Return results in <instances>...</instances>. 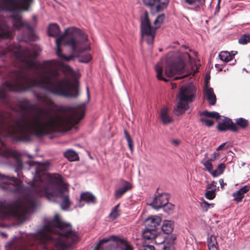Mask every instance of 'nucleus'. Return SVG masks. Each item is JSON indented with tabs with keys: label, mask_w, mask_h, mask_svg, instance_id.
<instances>
[{
	"label": "nucleus",
	"mask_w": 250,
	"mask_h": 250,
	"mask_svg": "<svg viewBox=\"0 0 250 250\" xmlns=\"http://www.w3.org/2000/svg\"><path fill=\"white\" fill-rule=\"evenodd\" d=\"M16 59L22 63L24 68L12 71L10 82H5L0 87V102L7 104L8 91L21 92L39 87L52 94L67 98H77L78 83L69 79L60 78V73L54 66H60L62 71L72 77L76 72L68 65L56 60L44 62L39 66L35 61L34 54L28 48L20 46L13 51Z\"/></svg>",
	"instance_id": "1"
},
{
	"label": "nucleus",
	"mask_w": 250,
	"mask_h": 250,
	"mask_svg": "<svg viewBox=\"0 0 250 250\" xmlns=\"http://www.w3.org/2000/svg\"><path fill=\"white\" fill-rule=\"evenodd\" d=\"M46 108L40 107L27 117L14 121L0 113V139L10 138L13 140L30 141L33 136L41 137L55 131L58 127H65L78 124L83 118L85 103L76 107H68V112L54 114L51 109L54 102L51 99L35 93Z\"/></svg>",
	"instance_id": "2"
},
{
	"label": "nucleus",
	"mask_w": 250,
	"mask_h": 250,
	"mask_svg": "<svg viewBox=\"0 0 250 250\" xmlns=\"http://www.w3.org/2000/svg\"><path fill=\"white\" fill-rule=\"evenodd\" d=\"M48 167L46 163H38L35 174L39 177V180L30 182L31 193L26 195L22 201H0V220L9 217H18L32 213L38 205L37 197L45 196L49 201H52V198H58L62 200L60 204L61 208L63 210L68 209L70 201L67 185L60 175L45 172Z\"/></svg>",
	"instance_id": "3"
},
{
	"label": "nucleus",
	"mask_w": 250,
	"mask_h": 250,
	"mask_svg": "<svg viewBox=\"0 0 250 250\" xmlns=\"http://www.w3.org/2000/svg\"><path fill=\"white\" fill-rule=\"evenodd\" d=\"M26 242H9L5 250H48L47 244L53 243L57 250H66L79 240L77 232L69 223L62 222L58 214L35 233L29 234Z\"/></svg>",
	"instance_id": "4"
},
{
	"label": "nucleus",
	"mask_w": 250,
	"mask_h": 250,
	"mask_svg": "<svg viewBox=\"0 0 250 250\" xmlns=\"http://www.w3.org/2000/svg\"><path fill=\"white\" fill-rule=\"evenodd\" d=\"M32 1L33 0H0V10L12 13L10 18L13 27L18 30H26L22 35V39L26 42L34 40L37 38L34 30L37 22L36 16H32L35 23L31 26L21 16V11H27ZM13 36V32L5 23L3 18L0 16V38H11Z\"/></svg>",
	"instance_id": "5"
},
{
	"label": "nucleus",
	"mask_w": 250,
	"mask_h": 250,
	"mask_svg": "<svg viewBox=\"0 0 250 250\" xmlns=\"http://www.w3.org/2000/svg\"><path fill=\"white\" fill-rule=\"evenodd\" d=\"M48 34L50 36L56 38V54L62 61L69 62L73 60L74 54L78 55L81 44L88 40L87 35L83 31L74 27L65 29L64 33L61 35V30L56 23L50 24L48 28Z\"/></svg>",
	"instance_id": "6"
},
{
	"label": "nucleus",
	"mask_w": 250,
	"mask_h": 250,
	"mask_svg": "<svg viewBox=\"0 0 250 250\" xmlns=\"http://www.w3.org/2000/svg\"><path fill=\"white\" fill-rule=\"evenodd\" d=\"M3 148H0V156L8 158L12 157L15 161V171L18 178L9 175L0 173V188L6 192L19 193L21 192L22 181L20 171L23 169V163L21 154L17 151L12 150L2 145Z\"/></svg>",
	"instance_id": "7"
},
{
	"label": "nucleus",
	"mask_w": 250,
	"mask_h": 250,
	"mask_svg": "<svg viewBox=\"0 0 250 250\" xmlns=\"http://www.w3.org/2000/svg\"><path fill=\"white\" fill-rule=\"evenodd\" d=\"M190 60V56L187 52L181 54L175 52L167 53L165 58V75L168 77H171L177 73H181L186 63Z\"/></svg>",
	"instance_id": "8"
},
{
	"label": "nucleus",
	"mask_w": 250,
	"mask_h": 250,
	"mask_svg": "<svg viewBox=\"0 0 250 250\" xmlns=\"http://www.w3.org/2000/svg\"><path fill=\"white\" fill-rule=\"evenodd\" d=\"M165 16L164 14L158 16L154 21V27L151 25L148 18V13L144 12L140 17L141 31L142 38L146 40L148 44L153 42L156 34V30L159 28L163 23Z\"/></svg>",
	"instance_id": "9"
},
{
	"label": "nucleus",
	"mask_w": 250,
	"mask_h": 250,
	"mask_svg": "<svg viewBox=\"0 0 250 250\" xmlns=\"http://www.w3.org/2000/svg\"><path fill=\"white\" fill-rule=\"evenodd\" d=\"M195 95L196 89L192 84L182 86L177 96L178 102L173 110L175 115L184 113L189 108L188 103L193 101Z\"/></svg>",
	"instance_id": "10"
},
{
	"label": "nucleus",
	"mask_w": 250,
	"mask_h": 250,
	"mask_svg": "<svg viewBox=\"0 0 250 250\" xmlns=\"http://www.w3.org/2000/svg\"><path fill=\"white\" fill-rule=\"evenodd\" d=\"M218 122V129L222 131L229 130L233 132H237L238 128L232 121L227 117H220Z\"/></svg>",
	"instance_id": "11"
},
{
	"label": "nucleus",
	"mask_w": 250,
	"mask_h": 250,
	"mask_svg": "<svg viewBox=\"0 0 250 250\" xmlns=\"http://www.w3.org/2000/svg\"><path fill=\"white\" fill-rule=\"evenodd\" d=\"M161 234L160 231L156 230L145 227V228L142 230V236L143 239L145 241H148L149 242H153L155 243V241H157L156 239H158Z\"/></svg>",
	"instance_id": "12"
},
{
	"label": "nucleus",
	"mask_w": 250,
	"mask_h": 250,
	"mask_svg": "<svg viewBox=\"0 0 250 250\" xmlns=\"http://www.w3.org/2000/svg\"><path fill=\"white\" fill-rule=\"evenodd\" d=\"M169 197V195L168 193H159L158 195L154 198L150 205L154 208L158 209L162 208L164 205L167 203Z\"/></svg>",
	"instance_id": "13"
},
{
	"label": "nucleus",
	"mask_w": 250,
	"mask_h": 250,
	"mask_svg": "<svg viewBox=\"0 0 250 250\" xmlns=\"http://www.w3.org/2000/svg\"><path fill=\"white\" fill-rule=\"evenodd\" d=\"M120 187L115 190L114 196L116 199L120 198L127 191L132 189L133 186L130 182L124 179L120 182Z\"/></svg>",
	"instance_id": "14"
},
{
	"label": "nucleus",
	"mask_w": 250,
	"mask_h": 250,
	"mask_svg": "<svg viewBox=\"0 0 250 250\" xmlns=\"http://www.w3.org/2000/svg\"><path fill=\"white\" fill-rule=\"evenodd\" d=\"M204 96L208 100L210 105H214L216 102V97L213 89L209 86V82L206 80L204 87Z\"/></svg>",
	"instance_id": "15"
},
{
	"label": "nucleus",
	"mask_w": 250,
	"mask_h": 250,
	"mask_svg": "<svg viewBox=\"0 0 250 250\" xmlns=\"http://www.w3.org/2000/svg\"><path fill=\"white\" fill-rule=\"evenodd\" d=\"M162 222V219L158 216H152L146 219L144 222L145 227H147L156 230L160 231V224Z\"/></svg>",
	"instance_id": "16"
},
{
	"label": "nucleus",
	"mask_w": 250,
	"mask_h": 250,
	"mask_svg": "<svg viewBox=\"0 0 250 250\" xmlns=\"http://www.w3.org/2000/svg\"><path fill=\"white\" fill-rule=\"evenodd\" d=\"M249 190V186H243L236 192L233 193L232 196L233 197V200L237 203L241 202L242 199L244 197V194L247 192Z\"/></svg>",
	"instance_id": "17"
},
{
	"label": "nucleus",
	"mask_w": 250,
	"mask_h": 250,
	"mask_svg": "<svg viewBox=\"0 0 250 250\" xmlns=\"http://www.w3.org/2000/svg\"><path fill=\"white\" fill-rule=\"evenodd\" d=\"M160 118L163 124L164 125H167L173 122V119L169 115V110L167 107H165L161 110Z\"/></svg>",
	"instance_id": "18"
},
{
	"label": "nucleus",
	"mask_w": 250,
	"mask_h": 250,
	"mask_svg": "<svg viewBox=\"0 0 250 250\" xmlns=\"http://www.w3.org/2000/svg\"><path fill=\"white\" fill-rule=\"evenodd\" d=\"M87 41H86L85 42H83V43H81L80 47H79V49H81L82 48L83 50V51H81V50H79L78 49H77V51L78 52V54L77 55V54H74L75 55V57L74 58V59L73 60H72V61H74L75 60V58L76 57H79L80 59H79V61L80 62H84V63H86V62H89L91 60V56L89 54H86L85 55H83L82 57H80V54L81 53H82L83 52L84 50H85L86 49H87L86 48H85V47H83V44H84ZM70 61H71V60H70ZM70 61V60L69 61Z\"/></svg>",
	"instance_id": "19"
},
{
	"label": "nucleus",
	"mask_w": 250,
	"mask_h": 250,
	"mask_svg": "<svg viewBox=\"0 0 250 250\" xmlns=\"http://www.w3.org/2000/svg\"><path fill=\"white\" fill-rule=\"evenodd\" d=\"M82 201H85L88 204H95L96 203V198L91 193L89 192H84L81 195Z\"/></svg>",
	"instance_id": "20"
},
{
	"label": "nucleus",
	"mask_w": 250,
	"mask_h": 250,
	"mask_svg": "<svg viewBox=\"0 0 250 250\" xmlns=\"http://www.w3.org/2000/svg\"><path fill=\"white\" fill-rule=\"evenodd\" d=\"M174 227V222L171 220H165L161 227V229L164 233L170 234L173 230Z\"/></svg>",
	"instance_id": "21"
},
{
	"label": "nucleus",
	"mask_w": 250,
	"mask_h": 250,
	"mask_svg": "<svg viewBox=\"0 0 250 250\" xmlns=\"http://www.w3.org/2000/svg\"><path fill=\"white\" fill-rule=\"evenodd\" d=\"M231 52L232 54L228 51H222L219 54V57L221 61L225 62H228L232 60L234 56L237 53L236 51H232Z\"/></svg>",
	"instance_id": "22"
},
{
	"label": "nucleus",
	"mask_w": 250,
	"mask_h": 250,
	"mask_svg": "<svg viewBox=\"0 0 250 250\" xmlns=\"http://www.w3.org/2000/svg\"><path fill=\"white\" fill-rule=\"evenodd\" d=\"M21 108L25 111L32 110L35 107V104H32L29 100H23L20 103Z\"/></svg>",
	"instance_id": "23"
},
{
	"label": "nucleus",
	"mask_w": 250,
	"mask_h": 250,
	"mask_svg": "<svg viewBox=\"0 0 250 250\" xmlns=\"http://www.w3.org/2000/svg\"><path fill=\"white\" fill-rule=\"evenodd\" d=\"M155 70L157 73L156 76L158 80H163L165 82L168 81V80L163 77V66L161 62L158 63L155 66Z\"/></svg>",
	"instance_id": "24"
},
{
	"label": "nucleus",
	"mask_w": 250,
	"mask_h": 250,
	"mask_svg": "<svg viewBox=\"0 0 250 250\" xmlns=\"http://www.w3.org/2000/svg\"><path fill=\"white\" fill-rule=\"evenodd\" d=\"M177 238V235L175 234H172L170 235L167 236L165 239H162L161 241H155V244H163L165 242L169 245L174 244L175 241Z\"/></svg>",
	"instance_id": "25"
},
{
	"label": "nucleus",
	"mask_w": 250,
	"mask_h": 250,
	"mask_svg": "<svg viewBox=\"0 0 250 250\" xmlns=\"http://www.w3.org/2000/svg\"><path fill=\"white\" fill-rule=\"evenodd\" d=\"M63 155L70 161H76L79 158L77 153L71 149H68L65 151Z\"/></svg>",
	"instance_id": "26"
},
{
	"label": "nucleus",
	"mask_w": 250,
	"mask_h": 250,
	"mask_svg": "<svg viewBox=\"0 0 250 250\" xmlns=\"http://www.w3.org/2000/svg\"><path fill=\"white\" fill-rule=\"evenodd\" d=\"M208 246L209 250H218L216 247L217 242L216 237L213 235H211L207 239Z\"/></svg>",
	"instance_id": "27"
},
{
	"label": "nucleus",
	"mask_w": 250,
	"mask_h": 250,
	"mask_svg": "<svg viewBox=\"0 0 250 250\" xmlns=\"http://www.w3.org/2000/svg\"><path fill=\"white\" fill-rule=\"evenodd\" d=\"M115 250H133V249L128 242L121 240Z\"/></svg>",
	"instance_id": "28"
},
{
	"label": "nucleus",
	"mask_w": 250,
	"mask_h": 250,
	"mask_svg": "<svg viewBox=\"0 0 250 250\" xmlns=\"http://www.w3.org/2000/svg\"><path fill=\"white\" fill-rule=\"evenodd\" d=\"M120 204L116 205L111 210L109 214V218L112 220H114L120 215V210L119 209Z\"/></svg>",
	"instance_id": "29"
},
{
	"label": "nucleus",
	"mask_w": 250,
	"mask_h": 250,
	"mask_svg": "<svg viewBox=\"0 0 250 250\" xmlns=\"http://www.w3.org/2000/svg\"><path fill=\"white\" fill-rule=\"evenodd\" d=\"M169 0H156L155 10L157 12L162 11L168 4Z\"/></svg>",
	"instance_id": "30"
},
{
	"label": "nucleus",
	"mask_w": 250,
	"mask_h": 250,
	"mask_svg": "<svg viewBox=\"0 0 250 250\" xmlns=\"http://www.w3.org/2000/svg\"><path fill=\"white\" fill-rule=\"evenodd\" d=\"M201 115L206 116L207 117L215 118L217 120H219V118L221 117L219 113L215 111L209 112L207 110L202 112L201 113Z\"/></svg>",
	"instance_id": "31"
},
{
	"label": "nucleus",
	"mask_w": 250,
	"mask_h": 250,
	"mask_svg": "<svg viewBox=\"0 0 250 250\" xmlns=\"http://www.w3.org/2000/svg\"><path fill=\"white\" fill-rule=\"evenodd\" d=\"M124 134L125 136V138L126 140V141L127 142V144L128 146V147L129 148V149L130 150L131 152H133V141L130 136L129 134L127 132V131L126 130H124Z\"/></svg>",
	"instance_id": "32"
},
{
	"label": "nucleus",
	"mask_w": 250,
	"mask_h": 250,
	"mask_svg": "<svg viewBox=\"0 0 250 250\" xmlns=\"http://www.w3.org/2000/svg\"><path fill=\"white\" fill-rule=\"evenodd\" d=\"M238 42L241 44H246L250 42V34H245L243 35L239 39Z\"/></svg>",
	"instance_id": "33"
},
{
	"label": "nucleus",
	"mask_w": 250,
	"mask_h": 250,
	"mask_svg": "<svg viewBox=\"0 0 250 250\" xmlns=\"http://www.w3.org/2000/svg\"><path fill=\"white\" fill-rule=\"evenodd\" d=\"M216 190H215V188L214 189H206V192L205 194V197L208 199V200H212L214 199L215 197L216 194L215 192Z\"/></svg>",
	"instance_id": "34"
},
{
	"label": "nucleus",
	"mask_w": 250,
	"mask_h": 250,
	"mask_svg": "<svg viewBox=\"0 0 250 250\" xmlns=\"http://www.w3.org/2000/svg\"><path fill=\"white\" fill-rule=\"evenodd\" d=\"M236 124L237 125L243 128H246L248 125V122L243 118H239L236 120Z\"/></svg>",
	"instance_id": "35"
},
{
	"label": "nucleus",
	"mask_w": 250,
	"mask_h": 250,
	"mask_svg": "<svg viewBox=\"0 0 250 250\" xmlns=\"http://www.w3.org/2000/svg\"><path fill=\"white\" fill-rule=\"evenodd\" d=\"M162 208H163V210L165 212L169 214L172 213L174 208V205L171 203H169L168 201L167 203L164 205Z\"/></svg>",
	"instance_id": "36"
},
{
	"label": "nucleus",
	"mask_w": 250,
	"mask_h": 250,
	"mask_svg": "<svg viewBox=\"0 0 250 250\" xmlns=\"http://www.w3.org/2000/svg\"><path fill=\"white\" fill-rule=\"evenodd\" d=\"M110 241H115L116 237L114 235L110 236L108 238H104L99 241L98 247H100L102 244L106 243Z\"/></svg>",
	"instance_id": "37"
},
{
	"label": "nucleus",
	"mask_w": 250,
	"mask_h": 250,
	"mask_svg": "<svg viewBox=\"0 0 250 250\" xmlns=\"http://www.w3.org/2000/svg\"><path fill=\"white\" fill-rule=\"evenodd\" d=\"M213 204H209L205 200H203L201 203V208H202L203 210L206 211H207L208 209L213 208Z\"/></svg>",
	"instance_id": "38"
},
{
	"label": "nucleus",
	"mask_w": 250,
	"mask_h": 250,
	"mask_svg": "<svg viewBox=\"0 0 250 250\" xmlns=\"http://www.w3.org/2000/svg\"><path fill=\"white\" fill-rule=\"evenodd\" d=\"M185 2L191 5H199L204 2V0H185Z\"/></svg>",
	"instance_id": "39"
},
{
	"label": "nucleus",
	"mask_w": 250,
	"mask_h": 250,
	"mask_svg": "<svg viewBox=\"0 0 250 250\" xmlns=\"http://www.w3.org/2000/svg\"><path fill=\"white\" fill-rule=\"evenodd\" d=\"M211 162L210 160L208 159L205 162L202 161V164L204 166L206 169L208 171L210 172L211 169H212V165L211 164Z\"/></svg>",
	"instance_id": "40"
},
{
	"label": "nucleus",
	"mask_w": 250,
	"mask_h": 250,
	"mask_svg": "<svg viewBox=\"0 0 250 250\" xmlns=\"http://www.w3.org/2000/svg\"><path fill=\"white\" fill-rule=\"evenodd\" d=\"M217 183L216 182L213 181L211 183L208 184L207 187V189H211L215 188V190H219V187H217Z\"/></svg>",
	"instance_id": "41"
},
{
	"label": "nucleus",
	"mask_w": 250,
	"mask_h": 250,
	"mask_svg": "<svg viewBox=\"0 0 250 250\" xmlns=\"http://www.w3.org/2000/svg\"><path fill=\"white\" fill-rule=\"evenodd\" d=\"M200 121L202 122H204L205 124V125L208 127L212 126L214 123L213 121L212 120H209L205 118H201Z\"/></svg>",
	"instance_id": "42"
},
{
	"label": "nucleus",
	"mask_w": 250,
	"mask_h": 250,
	"mask_svg": "<svg viewBox=\"0 0 250 250\" xmlns=\"http://www.w3.org/2000/svg\"><path fill=\"white\" fill-rule=\"evenodd\" d=\"M144 3L151 7L155 6L156 8V0H143Z\"/></svg>",
	"instance_id": "43"
},
{
	"label": "nucleus",
	"mask_w": 250,
	"mask_h": 250,
	"mask_svg": "<svg viewBox=\"0 0 250 250\" xmlns=\"http://www.w3.org/2000/svg\"><path fill=\"white\" fill-rule=\"evenodd\" d=\"M226 168V166L224 163H221L218 165L217 169L218 170V172H220L221 174H222Z\"/></svg>",
	"instance_id": "44"
},
{
	"label": "nucleus",
	"mask_w": 250,
	"mask_h": 250,
	"mask_svg": "<svg viewBox=\"0 0 250 250\" xmlns=\"http://www.w3.org/2000/svg\"><path fill=\"white\" fill-rule=\"evenodd\" d=\"M213 177H217L221 175L220 172H218V170L216 169L215 170H213V168L211 169L210 172H209Z\"/></svg>",
	"instance_id": "45"
},
{
	"label": "nucleus",
	"mask_w": 250,
	"mask_h": 250,
	"mask_svg": "<svg viewBox=\"0 0 250 250\" xmlns=\"http://www.w3.org/2000/svg\"><path fill=\"white\" fill-rule=\"evenodd\" d=\"M219 156H220L219 153L214 152L212 154L211 157L210 159H209V160H210L211 161H213L215 160H216L217 158L219 157Z\"/></svg>",
	"instance_id": "46"
},
{
	"label": "nucleus",
	"mask_w": 250,
	"mask_h": 250,
	"mask_svg": "<svg viewBox=\"0 0 250 250\" xmlns=\"http://www.w3.org/2000/svg\"><path fill=\"white\" fill-rule=\"evenodd\" d=\"M144 249L143 250H155V248L153 246L151 245H146L144 246Z\"/></svg>",
	"instance_id": "47"
},
{
	"label": "nucleus",
	"mask_w": 250,
	"mask_h": 250,
	"mask_svg": "<svg viewBox=\"0 0 250 250\" xmlns=\"http://www.w3.org/2000/svg\"><path fill=\"white\" fill-rule=\"evenodd\" d=\"M219 183L220 185L221 188L222 189H223L224 186L226 185V184L224 182L223 179H219Z\"/></svg>",
	"instance_id": "48"
},
{
	"label": "nucleus",
	"mask_w": 250,
	"mask_h": 250,
	"mask_svg": "<svg viewBox=\"0 0 250 250\" xmlns=\"http://www.w3.org/2000/svg\"><path fill=\"white\" fill-rule=\"evenodd\" d=\"M170 142L175 146H178L180 143V142L178 140H171Z\"/></svg>",
	"instance_id": "49"
},
{
	"label": "nucleus",
	"mask_w": 250,
	"mask_h": 250,
	"mask_svg": "<svg viewBox=\"0 0 250 250\" xmlns=\"http://www.w3.org/2000/svg\"><path fill=\"white\" fill-rule=\"evenodd\" d=\"M8 52L7 51H4L2 50L1 49H0V57L7 55Z\"/></svg>",
	"instance_id": "50"
},
{
	"label": "nucleus",
	"mask_w": 250,
	"mask_h": 250,
	"mask_svg": "<svg viewBox=\"0 0 250 250\" xmlns=\"http://www.w3.org/2000/svg\"><path fill=\"white\" fill-rule=\"evenodd\" d=\"M226 144V143H223L221 145H220L217 148H216V150L218 151V150H220L222 149H223V148L225 146Z\"/></svg>",
	"instance_id": "51"
},
{
	"label": "nucleus",
	"mask_w": 250,
	"mask_h": 250,
	"mask_svg": "<svg viewBox=\"0 0 250 250\" xmlns=\"http://www.w3.org/2000/svg\"><path fill=\"white\" fill-rule=\"evenodd\" d=\"M188 74H185V75H183L182 76H179V77H176L174 79L175 80H177V79H182L184 77H185L186 76H187Z\"/></svg>",
	"instance_id": "52"
},
{
	"label": "nucleus",
	"mask_w": 250,
	"mask_h": 250,
	"mask_svg": "<svg viewBox=\"0 0 250 250\" xmlns=\"http://www.w3.org/2000/svg\"><path fill=\"white\" fill-rule=\"evenodd\" d=\"M86 91H87V100H88V101H89V99H90V94H89L88 88L87 87H86Z\"/></svg>",
	"instance_id": "53"
},
{
	"label": "nucleus",
	"mask_w": 250,
	"mask_h": 250,
	"mask_svg": "<svg viewBox=\"0 0 250 250\" xmlns=\"http://www.w3.org/2000/svg\"><path fill=\"white\" fill-rule=\"evenodd\" d=\"M220 0H218V4L216 7V10L218 12L219 10V8H220V4H219V3H220Z\"/></svg>",
	"instance_id": "54"
},
{
	"label": "nucleus",
	"mask_w": 250,
	"mask_h": 250,
	"mask_svg": "<svg viewBox=\"0 0 250 250\" xmlns=\"http://www.w3.org/2000/svg\"><path fill=\"white\" fill-rule=\"evenodd\" d=\"M1 235L3 237H6L7 236V234L5 233H4V232H1Z\"/></svg>",
	"instance_id": "55"
},
{
	"label": "nucleus",
	"mask_w": 250,
	"mask_h": 250,
	"mask_svg": "<svg viewBox=\"0 0 250 250\" xmlns=\"http://www.w3.org/2000/svg\"><path fill=\"white\" fill-rule=\"evenodd\" d=\"M27 157H28L29 158H30V159L32 158V156L31 155H30V154H28V155H27Z\"/></svg>",
	"instance_id": "56"
},
{
	"label": "nucleus",
	"mask_w": 250,
	"mask_h": 250,
	"mask_svg": "<svg viewBox=\"0 0 250 250\" xmlns=\"http://www.w3.org/2000/svg\"><path fill=\"white\" fill-rule=\"evenodd\" d=\"M31 162H30V161H29V162L27 163H28V165L29 166H31Z\"/></svg>",
	"instance_id": "57"
},
{
	"label": "nucleus",
	"mask_w": 250,
	"mask_h": 250,
	"mask_svg": "<svg viewBox=\"0 0 250 250\" xmlns=\"http://www.w3.org/2000/svg\"><path fill=\"white\" fill-rule=\"evenodd\" d=\"M205 156L206 157V156L208 155V153H206V154H205Z\"/></svg>",
	"instance_id": "58"
},
{
	"label": "nucleus",
	"mask_w": 250,
	"mask_h": 250,
	"mask_svg": "<svg viewBox=\"0 0 250 250\" xmlns=\"http://www.w3.org/2000/svg\"><path fill=\"white\" fill-rule=\"evenodd\" d=\"M215 66L216 67H218L217 64H215Z\"/></svg>",
	"instance_id": "59"
},
{
	"label": "nucleus",
	"mask_w": 250,
	"mask_h": 250,
	"mask_svg": "<svg viewBox=\"0 0 250 250\" xmlns=\"http://www.w3.org/2000/svg\"><path fill=\"white\" fill-rule=\"evenodd\" d=\"M243 70H245L246 71H247V70H246V69H245V68H244V69H243Z\"/></svg>",
	"instance_id": "60"
},
{
	"label": "nucleus",
	"mask_w": 250,
	"mask_h": 250,
	"mask_svg": "<svg viewBox=\"0 0 250 250\" xmlns=\"http://www.w3.org/2000/svg\"><path fill=\"white\" fill-rule=\"evenodd\" d=\"M222 68H220V69H219V71H222Z\"/></svg>",
	"instance_id": "61"
}]
</instances>
